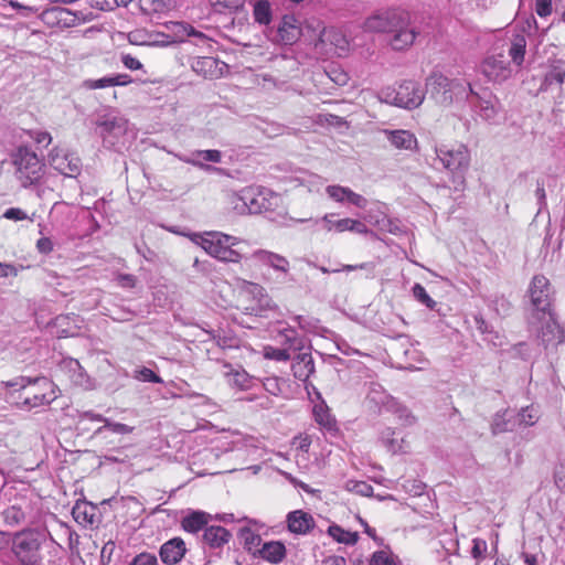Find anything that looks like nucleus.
<instances>
[{
    "label": "nucleus",
    "mask_w": 565,
    "mask_h": 565,
    "mask_svg": "<svg viewBox=\"0 0 565 565\" xmlns=\"http://www.w3.org/2000/svg\"><path fill=\"white\" fill-rule=\"evenodd\" d=\"M186 553L185 543L181 537H173L160 547L159 555L162 563L175 565L184 557Z\"/></svg>",
    "instance_id": "obj_17"
},
{
    "label": "nucleus",
    "mask_w": 565,
    "mask_h": 565,
    "mask_svg": "<svg viewBox=\"0 0 565 565\" xmlns=\"http://www.w3.org/2000/svg\"><path fill=\"white\" fill-rule=\"evenodd\" d=\"M277 340L284 349H288L289 353L290 351H301L305 348L306 342L305 338L291 327L279 330Z\"/></svg>",
    "instance_id": "obj_24"
},
{
    "label": "nucleus",
    "mask_w": 565,
    "mask_h": 565,
    "mask_svg": "<svg viewBox=\"0 0 565 565\" xmlns=\"http://www.w3.org/2000/svg\"><path fill=\"white\" fill-rule=\"evenodd\" d=\"M96 126L105 147L118 149L119 139L127 132L128 121L120 116L108 114L99 117Z\"/></svg>",
    "instance_id": "obj_11"
},
{
    "label": "nucleus",
    "mask_w": 565,
    "mask_h": 565,
    "mask_svg": "<svg viewBox=\"0 0 565 565\" xmlns=\"http://www.w3.org/2000/svg\"><path fill=\"white\" fill-rule=\"evenodd\" d=\"M130 565H158V559L154 554L143 552L135 556Z\"/></svg>",
    "instance_id": "obj_49"
},
{
    "label": "nucleus",
    "mask_w": 565,
    "mask_h": 565,
    "mask_svg": "<svg viewBox=\"0 0 565 565\" xmlns=\"http://www.w3.org/2000/svg\"><path fill=\"white\" fill-rule=\"evenodd\" d=\"M29 505L26 503L19 504L14 503L4 509H0V514L2 515L4 524L9 526L21 525L25 521L26 510Z\"/></svg>",
    "instance_id": "obj_27"
},
{
    "label": "nucleus",
    "mask_w": 565,
    "mask_h": 565,
    "mask_svg": "<svg viewBox=\"0 0 565 565\" xmlns=\"http://www.w3.org/2000/svg\"><path fill=\"white\" fill-rule=\"evenodd\" d=\"M135 379L142 381V382H149V383H162L163 382L162 379L158 374H156L151 369H148L146 366L136 371Z\"/></svg>",
    "instance_id": "obj_45"
},
{
    "label": "nucleus",
    "mask_w": 565,
    "mask_h": 565,
    "mask_svg": "<svg viewBox=\"0 0 565 565\" xmlns=\"http://www.w3.org/2000/svg\"><path fill=\"white\" fill-rule=\"evenodd\" d=\"M321 565H347V559L343 556L331 555L326 557Z\"/></svg>",
    "instance_id": "obj_64"
},
{
    "label": "nucleus",
    "mask_w": 565,
    "mask_h": 565,
    "mask_svg": "<svg viewBox=\"0 0 565 565\" xmlns=\"http://www.w3.org/2000/svg\"><path fill=\"white\" fill-rule=\"evenodd\" d=\"M244 399L248 401V402H256L257 406H259L260 408H264V409H269L273 406V399H270L266 395H262V396L247 395Z\"/></svg>",
    "instance_id": "obj_58"
},
{
    "label": "nucleus",
    "mask_w": 565,
    "mask_h": 565,
    "mask_svg": "<svg viewBox=\"0 0 565 565\" xmlns=\"http://www.w3.org/2000/svg\"><path fill=\"white\" fill-rule=\"evenodd\" d=\"M466 88L461 83L449 79L437 71H434L426 79V89L429 96L443 106L450 105L455 97L463 96Z\"/></svg>",
    "instance_id": "obj_10"
},
{
    "label": "nucleus",
    "mask_w": 565,
    "mask_h": 565,
    "mask_svg": "<svg viewBox=\"0 0 565 565\" xmlns=\"http://www.w3.org/2000/svg\"><path fill=\"white\" fill-rule=\"evenodd\" d=\"M526 322L529 332L535 335L545 350H553L565 343V330L557 322L555 312L539 316L536 321L527 318Z\"/></svg>",
    "instance_id": "obj_6"
},
{
    "label": "nucleus",
    "mask_w": 565,
    "mask_h": 565,
    "mask_svg": "<svg viewBox=\"0 0 565 565\" xmlns=\"http://www.w3.org/2000/svg\"><path fill=\"white\" fill-rule=\"evenodd\" d=\"M436 160L452 175L455 191H462L466 184V172L470 164V152L465 145L436 148Z\"/></svg>",
    "instance_id": "obj_4"
},
{
    "label": "nucleus",
    "mask_w": 565,
    "mask_h": 565,
    "mask_svg": "<svg viewBox=\"0 0 565 565\" xmlns=\"http://www.w3.org/2000/svg\"><path fill=\"white\" fill-rule=\"evenodd\" d=\"M288 530L298 535H306L311 532L316 525L313 516L303 510H295L286 518Z\"/></svg>",
    "instance_id": "obj_16"
},
{
    "label": "nucleus",
    "mask_w": 565,
    "mask_h": 565,
    "mask_svg": "<svg viewBox=\"0 0 565 565\" xmlns=\"http://www.w3.org/2000/svg\"><path fill=\"white\" fill-rule=\"evenodd\" d=\"M205 161L218 163L222 159V153L218 150H202L198 152Z\"/></svg>",
    "instance_id": "obj_61"
},
{
    "label": "nucleus",
    "mask_w": 565,
    "mask_h": 565,
    "mask_svg": "<svg viewBox=\"0 0 565 565\" xmlns=\"http://www.w3.org/2000/svg\"><path fill=\"white\" fill-rule=\"evenodd\" d=\"M15 177L23 188L40 182L44 174V163L29 147L21 146L12 153Z\"/></svg>",
    "instance_id": "obj_5"
},
{
    "label": "nucleus",
    "mask_w": 565,
    "mask_h": 565,
    "mask_svg": "<svg viewBox=\"0 0 565 565\" xmlns=\"http://www.w3.org/2000/svg\"><path fill=\"white\" fill-rule=\"evenodd\" d=\"M278 41L285 45L296 43L301 36L300 26L294 15H284L277 30Z\"/></svg>",
    "instance_id": "obj_18"
},
{
    "label": "nucleus",
    "mask_w": 565,
    "mask_h": 565,
    "mask_svg": "<svg viewBox=\"0 0 565 565\" xmlns=\"http://www.w3.org/2000/svg\"><path fill=\"white\" fill-rule=\"evenodd\" d=\"M328 534L338 543L347 544V545H354L359 541V533L358 532H350L344 530L338 524H331L328 527Z\"/></svg>",
    "instance_id": "obj_31"
},
{
    "label": "nucleus",
    "mask_w": 565,
    "mask_h": 565,
    "mask_svg": "<svg viewBox=\"0 0 565 565\" xmlns=\"http://www.w3.org/2000/svg\"><path fill=\"white\" fill-rule=\"evenodd\" d=\"M392 95V104L409 110L420 106L425 99L420 83L415 81H404Z\"/></svg>",
    "instance_id": "obj_12"
},
{
    "label": "nucleus",
    "mask_w": 565,
    "mask_h": 565,
    "mask_svg": "<svg viewBox=\"0 0 565 565\" xmlns=\"http://www.w3.org/2000/svg\"><path fill=\"white\" fill-rule=\"evenodd\" d=\"M120 61L124 64V66L130 71H137L143 67L140 61L130 54L122 53Z\"/></svg>",
    "instance_id": "obj_55"
},
{
    "label": "nucleus",
    "mask_w": 565,
    "mask_h": 565,
    "mask_svg": "<svg viewBox=\"0 0 565 565\" xmlns=\"http://www.w3.org/2000/svg\"><path fill=\"white\" fill-rule=\"evenodd\" d=\"M84 86L88 89H100L114 86L113 75L105 76L98 79H87L84 82Z\"/></svg>",
    "instance_id": "obj_47"
},
{
    "label": "nucleus",
    "mask_w": 565,
    "mask_h": 565,
    "mask_svg": "<svg viewBox=\"0 0 565 565\" xmlns=\"http://www.w3.org/2000/svg\"><path fill=\"white\" fill-rule=\"evenodd\" d=\"M347 202L360 209H364L367 205V200L361 194L353 192L350 188H348L347 192Z\"/></svg>",
    "instance_id": "obj_54"
},
{
    "label": "nucleus",
    "mask_w": 565,
    "mask_h": 565,
    "mask_svg": "<svg viewBox=\"0 0 565 565\" xmlns=\"http://www.w3.org/2000/svg\"><path fill=\"white\" fill-rule=\"evenodd\" d=\"M465 95L467 96L470 105L479 109V114L482 118L490 120L498 114V98L488 89H482L480 93H476L472 90L470 84H468V90L466 89Z\"/></svg>",
    "instance_id": "obj_14"
},
{
    "label": "nucleus",
    "mask_w": 565,
    "mask_h": 565,
    "mask_svg": "<svg viewBox=\"0 0 565 565\" xmlns=\"http://www.w3.org/2000/svg\"><path fill=\"white\" fill-rule=\"evenodd\" d=\"M370 565H396V561L391 552L381 550L371 555Z\"/></svg>",
    "instance_id": "obj_41"
},
{
    "label": "nucleus",
    "mask_w": 565,
    "mask_h": 565,
    "mask_svg": "<svg viewBox=\"0 0 565 565\" xmlns=\"http://www.w3.org/2000/svg\"><path fill=\"white\" fill-rule=\"evenodd\" d=\"M363 25L365 31L387 34V42L394 51L407 50L419 34L411 22L409 13L401 9L376 11Z\"/></svg>",
    "instance_id": "obj_1"
},
{
    "label": "nucleus",
    "mask_w": 565,
    "mask_h": 565,
    "mask_svg": "<svg viewBox=\"0 0 565 565\" xmlns=\"http://www.w3.org/2000/svg\"><path fill=\"white\" fill-rule=\"evenodd\" d=\"M232 539V533L221 525L209 524L202 540L210 548H222Z\"/></svg>",
    "instance_id": "obj_22"
},
{
    "label": "nucleus",
    "mask_w": 565,
    "mask_h": 565,
    "mask_svg": "<svg viewBox=\"0 0 565 565\" xmlns=\"http://www.w3.org/2000/svg\"><path fill=\"white\" fill-rule=\"evenodd\" d=\"M254 21L258 24L268 25L271 22V7L268 0H258L254 4Z\"/></svg>",
    "instance_id": "obj_32"
},
{
    "label": "nucleus",
    "mask_w": 565,
    "mask_h": 565,
    "mask_svg": "<svg viewBox=\"0 0 565 565\" xmlns=\"http://www.w3.org/2000/svg\"><path fill=\"white\" fill-rule=\"evenodd\" d=\"M535 11L539 17H548L553 11L552 0H536Z\"/></svg>",
    "instance_id": "obj_53"
},
{
    "label": "nucleus",
    "mask_w": 565,
    "mask_h": 565,
    "mask_svg": "<svg viewBox=\"0 0 565 565\" xmlns=\"http://www.w3.org/2000/svg\"><path fill=\"white\" fill-rule=\"evenodd\" d=\"M352 487L350 488L351 491H353L356 494H360L362 497H373V487L367 483L366 481H354L352 482Z\"/></svg>",
    "instance_id": "obj_48"
},
{
    "label": "nucleus",
    "mask_w": 565,
    "mask_h": 565,
    "mask_svg": "<svg viewBox=\"0 0 565 565\" xmlns=\"http://www.w3.org/2000/svg\"><path fill=\"white\" fill-rule=\"evenodd\" d=\"M413 296L417 301L425 305L429 309H434L437 305L435 300L431 299V297L427 294L424 286L420 284H415L413 287Z\"/></svg>",
    "instance_id": "obj_40"
},
{
    "label": "nucleus",
    "mask_w": 565,
    "mask_h": 565,
    "mask_svg": "<svg viewBox=\"0 0 565 565\" xmlns=\"http://www.w3.org/2000/svg\"><path fill=\"white\" fill-rule=\"evenodd\" d=\"M326 192L335 202L343 203L347 201L348 188L341 185H328Z\"/></svg>",
    "instance_id": "obj_46"
},
{
    "label": "nucleus",
    "mask_w": 565,
    "mask_h": 565,
    "mask_svg": "<svg viewBox=\"0 0 565 565\" xmlns=\"http://www.w3.org/2000/svg\"><path fill=\"white\" fill-rule=\"evenodd\" d=\"M238 537L243 542L244 548L248 552L257 547L262 542L260 535L253 532L249 527H242L238 531Z\"/></svg>",
    "instance_id": "obj_35"
},
{
    "label": "nucleus",
    "mask_w": 565,
    "mask_h": 565,
    "mask_svg": "<svg viewBox=\"0 0 565 565\" xmlns=\"http://www.w3.org/2000/svg\"><path fill=\"white\" fill-rule=\"evenodd\" d=\"M263 387L266 392L274 396H278L281 393L280 381L278 377H266L263 381Z\"/></svg>",
    "instance_id": "obj_50"
},
{
    "label": "nucleus",
    "mask_w": 565,
    "mask_h": 565,
    "mask_svg": "<svg viewBox=\"0 0 565 565\" xmlns=\"http://www.w3.org/2000/svg\"><path fill=\"white\" fill-rule=\"evenodd\" d=\"M259 555L271 564H278L286 557V547L280 541L266 542L259 550Z\"/></svg>",
    "instance_id": "obj_29"
},
{
    "label": "nucleus",
    "mask_w": 565,
    "mask_h": 565,
    "mask_svg": "<svg viewBox=\"0 0 565 565\" xmlns=\"http://www.w3.org/2000/svg\"><path fill=\"white\" fill-rule=\"evenodd\" d=\"M294 376L305 383L306 390L309 392V377L315 373V362L310 353L302 352L296 358L291 365Z\"/></svg>",
    "instance_id": "obj_20"
},
{
    "label": "nucleus",
    "mask_w": 565,
    "mask_h": 565,
    "mask_svg": "<svg viewBox=\"0 0 565 565\" xmlns=\"http://www.w3.org/2000/svg\"><path fill=\"white\" fill-rule=\"evenodd\" d=\"M515 418L512 412L505 409L503 412H498L493 415L491 422V433L497 436L502 433L512 431L515 427Z\"/></svg>",
    "instance_id": "obj_28"
},
{
    "label": "nucleus",
    "mask_w": 565,
    "mask_h": 565,
    "mask_svg": "<svg viewBox=\"0 0 565 565\" xmlns=\"http://www.w3.org/2000/svg\"><path fill=\"white\" fill-rule=\"evenodd\" d=\"M490 306L500 316H507L511 310V302L503 295L494 296Z\"/></svg>",
    "instance_id": "obj_42"
},
{
    "label": "nucleus",
    "mask_w": 565,
    "mask_h": 565,
    "mask_svg": "<svg viewBox=\"0 0 565 565\" xmlns=\"http://www.w3.org/2000/svg\"><path fill=\"white\" fill-rule=\"evenodd\" d=\"M146 6H148V10L154 13H162L169 10L170 4L167 0H141Z\"/></svg>",
    "instance_id": "obj_51"
},
{
    "label": "nucleus",
    "mask_w": 565,
    "mask_h": 565,
    "mask_svg": "<svg viewBox=\"0 0 565 565\" xmlns=\"http://www.w3.org/2000/svg\"><path fill=\"white\" fill-rule=\"evenodd\" d=\"M565 79V61L556 60L550 65L540 86V92H546L553 86L561 87Z\"/></svg>",
    "instance_id": "obj_21"
},
{
    "label": "nucleus",
    "mask_w": 565,
    "mask_h": 565,
    "mask_svg": "<svg viewBox=\"0 0 565 565\" xmlns=\"http://www.w3.org/2000/svg\"><path fill=\"white\" fill-rule=\"evenodd\" d=\"M334 217H335V214L330 213V214H326L320 221L324 223V228L328 232H331V231H335L338 233L345 232L349 228L348 224L350 222V218L347 217V218L335 220Z\"/></svg>",
    "instance_id": "obj_34"
},
{
    "label": "nucleus",
    "mask_w": 565,
    "mask_h": 565,
    "mask_svg": "<svg viewBox=\"0 0 565 565\" xmlns=\"http://www.w3.org/2000/svg\"><path fill=\"white\" fill-rule=\"evenodd\" d=\"M128 41L135 45H150L147 34L140 30L132 31L128 34Z\"/></svg>",
    "instance_id": "obj_56"
},
{
    "label": "nucleus",
    "mask_w": 565,
    "mask_h": 565,
    "mask_svg": "<svg viewBox=\"0 0 565 565\" xmlns=\"http://www.w3.org/2000/svg\"><path fill=\"white\" fill-rule=\"evenodd\" d=\"M44 534L36 530L17 533L12 541V551L22 565H42L40 548Z\"/></svg>",
    "instance_id": "obj_8"
},
{
    "label": "nucleus",
    "mask_w": 565,
    "mask_h": 565,
    "mask_svg": "<svg viewBox=\"0 0 565 565\" xmlns=\"http://www.w3.org/2000/svg\"><path fill=\"white\" fill-rule=\"evenodd\" d=\"M487 548H488V545L484 540L479 539V537L475 539L472 541V550H471L472 557L476 559L483 557V555L487 552Z\"/></svg>",
    "instance_id": "obj_52"
},
{
    "label": "nucleus",
    "mask_w": 565,
    "mask_h": 565,
    "mask_svg": "<svg viewBox=\"0 0 565 565\" xmlns=\"http://www.w3.org/2000/svg\"><path fill=\"white\" fill-rule=\"evenodd\" d=\"M473 319H475L476 328L481 334H492L493 333L491 326L483 319L482 316L477 315L473 317Z\"/></svg>",
    "instance_id": "obj_60"
},
{
    "label": "nucleus",
    "mask_w": 565,
    "mask_h": 565,
    "mask_svg": "<svg viewBox=\"0 0 565 565\" xmlns=\"http://www.w3.org/2000/svg\"><path fill=\"white\" fill-rule=\"evenodd\" d=\"M390 407L403 425L411 426L415 423V417L407 407L395 401H392Z\"/></svg>",
    "instance_id": "obj_37"
},
{
    "label": "nucleus",
    "mask_w": 565,
    "mask_h": 565,
    "mask_svg": "<svg viewBox=\"0 0 565 565\" xmlns=\"http://www.w3.org/2000/svg\"><path fill=\"white\" fill-rule=\"evenodd\" d=\"M233 383L242 390H247L250 387L252 377L245 370L234 371L232 374Z\"/></svg>",
    "instance_id": "obj_44"
},
{
    "label": "nucleus",
    "mask_w": 565,
    "mask_h": 565,
    "mask_svg": "<svg viewBox=\"0 0 565 565\" xmlns=\"http://www.w3.org/2000/svg\"><path fill=\"white\" fill-rule=\"evenodd\" d=\"M235 209L242 213L258 214L274 210L278 196L269 189L263 186H248L241 191Z\"/></svg>",
    "instance_id": "obj_9"
},
{
    "label": "nucleus",
    "mask_w": 565,
    "mask_h": 565,
    "mask_svg": "<svg viewBox=\"0 0 565 565\" xmlns=\"http://www.w3.org/2000/svg\"><path fill=\"white\" fill-rule=\"evenodd\" d=\"M53 242L49 237H41L36 242V248L41 254H49L53 250Z\"/></svg>",
    "instance_id": "obj_62"
},
{
    "label": "nucleus",
    "mask_w": 565,
    "mask_h": 565,
    "mask_svg": "<svg viewBox=\"0 0 565 565\" xmlns=\"http://www.w3.org/2000/svg\"><path fill=\"white\" fill-rule=\"evenodd\" d=\"M31 137L35 140L39 145H45L49 146L52 141V137L47 131H34L31 134Z\"/></svg>",
    "instance_id": "obj_63"
},
{
    "label": "nucleus",
    "mask_w": 565,
    "mask_h": 565,
    "mask_svg": "<svg viewBox=\"0 0 565 565\" xmlns=\"http://www.w3.org/2000/svg\"><path fill=\"white\" fill-rule=\"evenodd\" d=\"M212 521V514L202 510H192L182 519L181 526L185 532L195 534L202 530L204 532Z\"/></svg>",
    "instance_id": "obj_19"
},
{
    "label": "nucleus",
    "mask_w": 565,
    "mask_h": 565,
    "mask_svg": "<svg viewBox=\"0 0 565 565\" xmlns=\"http://www.w3.org/2000/svg\"><path fill=\"white\" fill-rule=\"evenodd\" d=\"M49 163L58 173L67 178H76L82 171V161L74 154L53 148L49 153Z\"/></svg>",
    "instance_id": "obj_13"
},
{
    "label": "nucleus",
    "mask_w": 565,
    "mask_h": 565,
    "mask_svg": "<svg viewBox=\"0 0 565 565\" xmlns=\"http://www.w3.org/2000/svg\"><path fill=\"white\" fill-rule=\"evenodd\" d=\"M211 338L216 342L221 349H238L239 339L232 332H226L223 329L207 331Z\"/></svg>",
    "instance_id": "obj_30"
},
{
    "label": "nucleus",
    "mask_w": 565,
    "mask_h": 565,
    "mask_svg": "<svg viewBox=\"0 0 565 565\" xmlns=\"http://www.w3.org/2000/svg\"><path fill=\"white\" fill-rule=\"evenodd\" d=\"M253 258L263 265L271 267L276 271L287 274L289 270L288 259L279 254L265 249H257L253 253Z\"/></svg>",
    "instance_id": "obj_23"
},
{
    "label": "nucleus",
    "mask_w": 565,
    "mask_h": 565,
    "mask_svg": "<svg viewBox=\"0 0 565 565\" xmlns=\"http://www.w3.org/2000/svg\"><path fill=\"white\" fill-rule=\"evenodd\" d=\"M215 11L220 13L235 12L243 9L245 0H211Z\"/></svg>",
    "instance_id": "obj_36"
},
{
    "label": "nucleus",
    "mask_w": 565,
    "mask_h": 565,
    "mask_svg": "<svg viewBox=\"0 0 565 565\" xmlns=\"http://www.w3.org/2000/svg\"><path fill=\"white\" fill-rule=\"evenodd\" d=\"M263 352L264 358L268 360H274L278 362H286L290 360V353L288 352V349L266 345Z\"/></svg>",
    "instance_id": "obj_38"
},
{
    "label": "nucleus",
    "mask_w": 565,
    "mask_h": 565,
    "mask_svg": "<svg viewBox=\"0 0 565 565\" xmlns=\"http://www.w3.org/2000/svg\"><path fill=\"white\" fill-rule=\"evenodd\" d=\"M6 386L13 388L14 392L22 391L15 403L24 409L50 405L56 398L54 384L44 376L35 379L20 376L6 382Z\"/></svg>",
    "instance_id": "obj_2"
},
{
    "label": "nucleus",
    "mask_w": 565,
    "mask_h": 565,
    "mask_svg": "<svg viewBox=\"0 0 565 565\" xmlns=\"http://www.w3.org/2000/svg\"><path fill=\"white\" fill-rule=\"evenodd\" d=\"M105 429H109V430H111L115 434L126 435V434H130L134 430V427L128 426V425L122 424V423H114L109 418H107L106 422H105V425H103L99 428H97L95 434L99 435Z\"/></svg>",
    "instance_id": "obj_39"
},
{
    "label": "nucleus",
    "mask_w": 565,
    "mask_h": 565,
    "mask_svg": "<svg viewBox=\"0 0 565 565\" xmlns=\"http://www.w3.org/2000/svg\"><path fill=\"white\" fill-rule=\"evenodd\" d=\"M527 294L530 307L526 310V319L532 318V321H536L539 316L544 317L546 313L554 312L551 284L544 275H535L532 278Z\"/></svg>",
    "instance_id": "obj_7"
},
{
    "label": "nucleus",
    "mask_w": 565,
    "mask_h": 565,
    "mask_svg": "<svg viewBox=\"0 0 565 565\" xmlns=\"http://www.w3.org/2000/svg\"><path fill=\"white\" fill-rule=\"evenodd\" d=\"M200 246L212 257L224 263H239L245 256L244 243L222 232H206L200 236Z\"/></svg>",
    "instance_id": "obj_3"
},
{
    "label": "nucleus",
    "mask_w": 565,
    "mask_h": 565,
    "mask_svg": "<svg viewBox=\"0 0 565 565\" xmlns=\"http://www.w3.org/2000/svg\"><path fill=\"white\" fill-rule=\"evenodd\" d=\"M514 418L519 425L533 426L539 419V412L533 405L526 406L514 415Z\"/></svg>",
    "instance_id": "obj_33"
},
{
    "label": "nucleus",
    "mask_w": 565,
    "mask_h": 565,
    "mask_svg": "<svg viewBox=\"0 0 565 565\" xmlns=\"http://www.w3.org/2000/svg\"><path fill=\"white\" fill-rule=\"evenodd\" d=\"M118 285L122 288H134L137 284V277L131 274H119L117 276Z\"/></svg>",
    "instance_id": "obj_59"
},
{
    "label": "nucleus",
    "mask_w": 565,
    "mask_h": 565,
    "mask_svg": "<svg viewBox=\"0 0 565 565\" xmlns=\"http://www.w3.org/2000/svg\"><path fill=\"white\" fill-rule=\"evenodd\" d=\"M387 140L397 149L414 150L417 147L415 135L408 130H385Z\"/></svg>",
    "instance_id": "obj_25"
},
{
    "label": "nucleus",
    "mask_w": 565,
    "mask_h": 565,
    "mask_svg": "<svg viewBox=\"0 0 565 565\" xmlns=\"http://www.w3.org/2000/svg\"><path fill=\"white\" fill-rule=\"evenodd\" d=\"M526 53V39L522 33L513 34L509 40L508 55L516 67H521Z\"/></svg>",
    "instance_id": "obj_26"
},
{
    "label": "nucleus",
    "mask_w": 565,
    "mask_h": 565,
    "mask_svg": "<svg viewBox=\"0 0 565 565\" xmlns=\"http://www.w3.org/2000/svg\"><path fill=\"white\" fill-rule=\"evenodd\" d=\"M481 72L489 81L493 82L505 81L512 74L510 62L502 53L486 57L481 63Z\"/></svg>",
    "instance_id": "obj_15"
},
{
    "label": "nucleus",
    "mask_w": 565,
    "mask_h": 565,
    "mask_svg": "<svg viewBox=\"0 0 565 565\" xmlns=\"http://www.w3.org/2000/svg\"><path fill=\"white\" fill-rule=\"evenodd\" d=\"M73 516H74L75 521L78 523H88V524L94 523V513H88L86 505H81L77 503L73 508Z\"/></svg>",
    "instance_id": "obj_43"
},
{
    "label": "nucleus",
    "mask_w": 565,
    "mask_h": 565,
    "mask_svg": "<svg viewBox=\"0 0 565 565\" xmlns=\"http://www.w3.org/2000/svg\"><path fill=\"white\" fill-rule=\"evenodd\" d=\"M3 217L11 221H23L29 218L28 214L20 207H10L6 210Z\"/></svg>",
    "instance_id": "obj_57"
}]
</instances>
